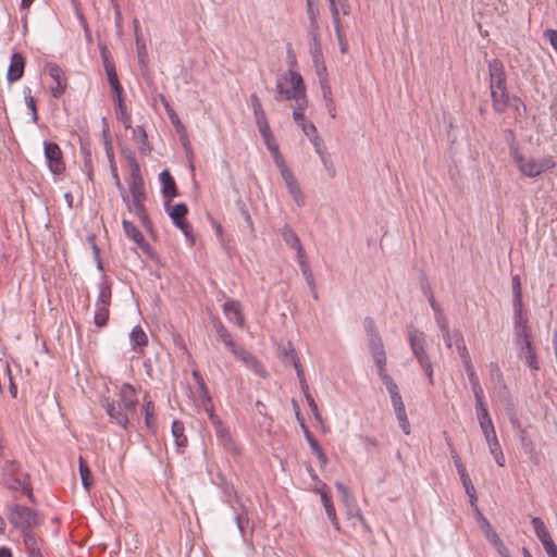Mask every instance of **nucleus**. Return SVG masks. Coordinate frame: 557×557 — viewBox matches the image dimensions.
<instances>
[{"label":"nucleus","instance_id":"f257e3e1","mask_svg":"<svg viewBox=\"0 0 557 557\" xmlns=\"http://www.w3.org/2000/svg\"><path fill=\"white\" fill-rule=\"evenodd\" d=\"M1 474L7 488L12 492H21L30 503H36L30 475L22 469L20 462L7 460L2 467Z\"/></svg>","mask_w":557,"mask_h":557},{"label":"nucleus","instance_id":"f03ea898","mask_svg":"<svg viewBox=\"0 0 557 557\" xmlns=\"http://www.w3.org/2000/svg\"><path fill=\"white\" fill-rule=\"evenodd\" d=\"M331 12V17L339 47L341 53L345 54L348 52V40L344 32L341 15H348L350 13L349 0H327Z\"/></svg>","mask_w":557,"mask_h":557},{"label":"nucleus","instance_id":"7ed1b4c3","mask_svg":"<svg viewBox=\"0 0 557 557\" xmlns=\"http://www.w3.org/2000/svg\"><path fill=\"white\" fill-rule=\"evenodd\" d=\"M7 517L12 527L21 532L33 530L41 523L36 510L20 504L11 505Z\"/></svg>","mask_w":557,"mask_h":557},{"label":"nucleus","instance_id":"20e7f679","mask_svg":"<svg viewBox=\"0 0 557 557\" xmlns=\"http://www.w3.org/2000/svg\"><path fill=\"white\" fill-rule=\"evenodd\" d=\"M126 159L129 165V177L127 180V184L132 199L147 197L144 178L141 176L140 166L136 157L131 152Z\"/></svg>","mask_w":557,"mask_h":557},{"label":"nucleus","instance_id":"39448f33","mask_svg":"<svg viewBox=\"0 0 557 557\" xmlns=\"http://www.w3.org/2000/svg\"><path fill=\"white\" fill-rule=\"evenodd\" d=\"M101 405L103 409L106 410V413L109 417V421L112 424L119 425L123 430H127L129 426V419L135 413L129 410H125L121 408L120 406L115 405L114 398H104L101 401Z\"/></svg>","mask_w":557,"mask_h":557},{"label":"nucleus","instance_id":"423d86ee","mask_svg":"<svg viewBox=\"0 0 557 557\" xmlns=\"http://www.w3.org/2000/svg\"><path fill=\"white\" fill-rule=\"evenodd\" d=\"M44 153L50 172L61 175L65 171V163L59 145L53 141H44Z\"/></svg>","mask_w":557,"mask_h":557},{"label":"nucleus","instance_id":"0eeeda50","mask_svg":"<svg viewBox=\"0 0 557 557\" xmlns=\"http://www.w3.org/2000/svg\"><path fill=\"white\" fill-rule=\"evenodd\" d=\"M408 342L412 355L417 359L419 366L431 362L429 352L426 351L425 334L417 329H412L408 333Z\"/></svg>","mask_w":557,"mask_h":557},{"label":"nucleus","instance_id":"6e6552de","mask_svg":"<svg viewBox=\"0 0 557 557\" xmlns=\"http://www.w3.org/2000/svg\"><path fill=\"white\" fill-rule=\"evenodd\" d=\"M232 354L239 359L245 367L250 369L255 374L262 379H267L269 376L268 371L263 367V364L248 350H246L243 346H238L234 348Z\"/></svg>","mask_w":557,"mask_h":557},{"label":"nucleus","instance_id":"1a4fd4ad","mask_svg":"<svg viewBox=\"0 0 557 557\" xmlns=\"http://www.w3.org/2000/svg\"><path fill=\"white\" fill-rule=\"evenodd\" d=\"M100 55L112 92H124L119 76L116 74L115 64L111 60L110 52L106 46H100Z\"/></svg>","mask_w":557,"mask_h":557},{"label":"nucleus","instance_id":"9d476101","mask_svg":"<svg viewBox=\"0 0 557 557\" xmlns=\"http://www.w3.org/2000/svg\"><path fill=\"white\" fill-rule=\"evenodd\" d=\"M490 90H496L498 87L507 86V76L502 60L494 58L487 62Z\"/></svg>","mask_w":557,"mask_h":557},{"label":"nucleus","instance_id":"9b49d317","mask_svg":"<svg viewBox=\"0 0 557 557\" xmlns=\"http://www.w3.org/2000/svg\"><path fill=\"white\" fill-rule=\"evenodd\" d=\"M286 75L288 78L285 77V81H288L295 89V97L292 99L296 101L297 107L294 110L304 111L308 104L304 79L299 73L293 70H288Z\"/></svg>","mask_w":557,"mask_h":557},{"label":"nucleus","instance_id":"f8f14e48","mask_svg":"<svg viewBox=\"0 0 557 557\" xmlns=\"http://www.w3.org/2000/svg\"><path fill=\"white\" fill-rule=\"evenodd\" d=\"M115 405L125 410L135 412L138 405V398L135 387L129 383H124L116 394Z\"/></svg>","mask_w":557,"mask_h":557},{"label":"nucleus","instance_id":"ddd939ff","mask_svg":"<svg viewBox=\"0 0 557 557\" xmlns=\"http://www.w3.org/2000/svg\"><path fill=\"white\" fill-rule=\"evenodd\" d=\"M187 213H188V207L184 202L176 203L169 211V215H170L173 224L184 233L186 238H191L193 237L191 226L186 221Z\"/></svg>","mask_w":557,"mask_h":557},{"label":"nucleus","instance_id":"4468645a","mask_svg":"<svg viewBox=\"0 0 557 557\" xmlns=\"http://www.w3.org/2000/svg\"><path fill=\"white\" fill-rule=\"evenodd\" d=\"M46 71L49 76L55 82V86L51 88V96L55 99H59L63 96L66 90L67 82L64 76V72L61 66L57 63H47Z\"/></svg>","mask_w":557,"mask_h":557},{"label":"nucleus","instance_id":"2eb2a0df","mask_svg":"<svg viewBox=\"0 0 557 557\" xmlns=\"http://www.w3.org/2000/svg\"><path fill=\"white\" fill-rule=\"evenodd\" d=\"M25 58L20 52H14L11 57L10 65L7 72V79L9 84L20 81L24 75Z\"/></svg>","mask_w":557,"mask_h":557},{"label":"nucleus","instance_id":"dca6fc26","mask_svg":"<svg viewBox=\"0 0 557 557\" xmlns=\"http://www.w3.org/2000/svg\"><path fill=\"white\" fill-rule=\"evenodd\" d=\"M513 160L517 163L520 172L528 177H536L541 175V169H539L535 159H525L517 150L513 152Z\"/></svg>","mask_w":557,"mask_h":557},{"label":"nucleus","instance_id":"f3484780","mask_svg":"<svg viewBox=\"0 0 557 557\" xmlns=\"http://www.w3.org/2000/svg\"><path fill=\"white\" fill-rule=\"evenodd\" d=\"M517 356L519 359L523 360L525 364L532 371L540 370V362L537 359L536 350L532 343H527L524 346L517 348Z\"/></svg>","mask_w":557,"mask_h":557},{"label":"nucleus","instance_id":"a211bd4d","mask_svg":"<svg viewBox=\"0 0 557 557\" xmlns=\"http://www.w3.org/2000/svg\"><path fill=\"white\" fill-rule=\"evenodd\" d=\"M122 226L125 235L136 243L144 251L150 249V245L146 242L143 233L135 226V224L126 219L122 221Z\"/></svg>","mask_w":557,"mask_h":557},{"label":"nucleus","instance_id":"6ab92c4d","mask_svg":"<svg viewBox=\"0 0 557 557\" xmlns=\"http://www.w3.org/2000/svg\"><path fill=\"white\" fill-rule=\"evenodd\" d=\"M223 312L228 319L230 322L235 323L239 327H243L245 324V318L240 310V305L236 300H227L222 306Z\"/></svg>","mask_w":557,"mask_h":557},{"label":"nucleus","instance_id":"aec40b11","mask_svg":"<svg viewBox=\"0 0 557 557\" xmlns=\"http://www.w3.org/2000/svg\"><path fill=\"white\" fill-rule=\"evenodd\" d=\"M161 183V194L163 198L171 199L178 195L176 183L169 170H163L159 174Z\"/></svg>","mask_w":557,"mask_h":557},{"label":"nucleus","instance_id":"412c9836","mask_svg":"<svg viewBox=\"0 0 557 557\" xmlns=\"http://www.w3.org/2000/svg\"><path fill=\"white\" fill-rule=\"evenodd\" d=\"M491 98L493 109L497 113H504L509 106V94L507 86L498 87L496 90H491Z\"/></svg>","mask_w":557,"mask_h":557},{"label":"nucleus","instance_id":"4be33fe9","mask_svg":"<svg viewBox=\"0 0 557 557\" xmlns=\"http://www.w3.org/2000/svg\"><path fill=\"white\" fill-rule=\"evenodd\" d=\"M288 193L293 197L294 201L298 207L305 206V196L297 183V180L295 178L294 174L290 172L284 176H282Z\"/></svg>","mask_w":557,"mask_h":557},{"label":"nucleus","instance_id":"5701e85b","mask_svg":"<svg viewBox=\"0 0 557 557\" xmlns=\"http://www.w3.org/2000/svg\"><path fill=\"white\" fill-rule=\"evenodd\" d=\"M113 100L115 102L116 119L123 123L126 129L131 128L132 117L127 112L123 92L113 94Z\"/></svg>","mask_w":557,"mask_h":557},{"label":"nucleus","instance_id":"b1692460","mask_svg":"<svg viewBox=\"0 0 557 557\" xmlns=\"http://www.w3.org/2000/svg\"><path fill=\"white\" fill-rule=\"evenodd\" d=\"M172 436L178 453H183L187 447L188 438L185 434V425L180 420H174L171 426Z\"/></svg>","mask_w":557,"mask_h":557},{"label":"nucleus","instance_id":"393cba45","mask_svg":"<svg viewBox=\"0 0 557 557\" xmlns=\"http://www.w3.org/2000/svg\"><path fill=\"white\" fill-rule=\"evenodd\" d=\"M132 350L141 352L144 347L148 345V336L140 325H135L129 333Z\"/></svg>","mask_w":557,"mask_h":557},{"label":"nucleus","instance_id":"a878e982","mask_svg":"<svg viewBox=\"0 0 557 557\" xmlns=\"http://www.w3.org/2000/svg\"><path fill=\"white\" fill-rule=\"evenodd\" d=\"M146 198L147 197H139V198H133V199L129 198V202H131V208L134 207L135 214L140 220L143 226L149 231L152 227V222L149 219L147 210L144 205Z\"/></svg>","mask_w":557,"mask_h":557},{"label":"nucleus","instance_id":"bb28decb","mask_svg":"<svg viewBox=\"0 0 557 557\" xmlns=\"http://www.w3.org/2000/svg\"><path fill=\"white\" fill-rule=\"evenodd\" d=\"M98 289L99 293L96 300V305L110 307L112 297L111 282H109L108 277L104 274H102L100 277V282L98 283Z\"/></svg>","mask_w":557,"mask_h":557},{"label":"nucleus","instance_id":"cd10ccee","mask_svg":"<svg viewBox=\"0 0 557 557\" xmlns=\"http://www.w3.org/2000/svg\"><path fill=\"white\" fill-rule=\"evenodd\" d=\"M385 386L389 394L395 414L406 411V407H405L403 397L399 393V388H398V385L396 384V382L394 381L392 383L386 384Z\"/></svg>","mask_w":557,"mask_h":557},{"label":"nucleus","instance_id":"c85d7f7f","mask_svg":"<svg viewBox=\"0 0 557 557\" xmlns=\"http://www.w3.org/2000/svg\"><path fill=\"white\" fill-rule=\"evenodd\" d=\"M373 360L377 368V374L382 380L383 384L386 385L388 383L394 382L393 377L386 371V355L376 354V356H373Z\"/></svg>","mask_w":557,"mask_h":557},{"label":"nucleus","instance_id":"c756f323","mask_svg":"<svg viewBox=\"0 0 557 557\" xmlns=\"http://www.w3.org/2000/svg\"><path fill=\"white\" fill-rule=\"evenodd\" d=\"M322 504L325 509L326 516L336 530H339V522L336 517L335 507L332 502V497L327 492H322Z\"/></svg>","mask_w":557,"mask_h":557},{"label":"nucleus","instance_id":"7c9ffc66","mask_svg":"<svg viewBox=\"0 0 557 557\" xmlns=\"http://www.w3.org/2000/svg\"><path fill=\"white\" fill-rule=\"evenodd\" d=\"M531 523L533 525L535 535L540 540L542 545L544 543H547L553 540L549 534L548 529L546 528L544 521L541 518H539V517L532 518Z\"/></svg>","mask_w":557,"mask_h":557},{"label":"nucleus","instance_id":"2f4dec72","mask_svg":"<svg viewBox=\"0 0 557 557\" xmlns=\"http://www.w3.org/2000/svg\"><path fill=\"white\" fill-rule=\"evenodd\" d=\"M78 470L83 487L89 492L92 486V475L87 461L82 456L78 458Z\"/></svg>","mask_w":557,"mask_h":557},{"label":"nucleus","instance_id":"473e14b6","mask_svg":"<svg viewBox=\"0 0 557 557\" xmlns=\"http://www.w3.org/2000/svg\"><path fill=\"white\" fill-rule=\"evenodd\" d=\"M213 325L219 337L224 343V345L231 350V352L233 351L234 348H237L239 346L233 341L231 333L221 321L214 322Z\"/></svg>","mask_w":557,"mask_h":557},{"label":"nucleus","instance_id":"72a5a7b5","mask_svg":"<svg viewBox=\"0 0 557 557\" xmlns=\"http://www.w3.org/2000/svg\"><path fill=\"white\" fill-rule=\"evenodd\" d=\"M281 235L285 244L295 249L301 245L299 236L296 232L289 226V224H285L281 231Z\"/></svg>","mask_w":557,"mask_h":557},{"label":"nucleus","instance_id":"f704fd0d","mask_svg":"<svg viewBox=\"0 0 557 557\" xmlns=\"http://www.w3.org/2000/svg\"><path fill=\"white\" fill-rule=\"evenodd\" d=\"M143 408H144V413H145V424L150 431L154 432L156 431V419H154L153 401L145 398Z\"/></svg>","mask_w":557,"mask_h":557},{"label":"nucleus","instance_id":"c9c22d12","mask_svg":"<svg viewBox=\"0 0 557 557\" xmlns=\"http://www.w3.org/2000/svg\"><path fill=\"white\" fill-rule=\"evenodd\" d=\"M306 39L308 42L309 48V54L310 57H319L323 54L322 51V41H321V34H309L306 35Z\"/></svg>","mask_w":557,"mask_h":557},{"label":"nucleus","instance_id":"e433bc0d","mask_svg":"<svg viewBox=\"0 0 557 557\" xmlns=\"http://www.w3.org/2000/svg\"><path fill=\"white\" fill-rule=\"evenodd\" d=\"M290 352H293V351L290 350ZM292 362H293V367L296 370L297 377L299 380L300 388H301V391L304 393V396L306 397V395H311L309 393V386H308V383L306 381L302 367H301V364L299 362V359H298L296 354H292Z\"/></svg>","mask_w":557,"mask_h":557},{"label":"nucleus","instance_id":"4c0bfd02","mask_svg":"<svg viewBox=\"0 0 557 557\" xmlns=\"http://www.w3.org/2000/svg\"><path fill=\"white\" fill-rule=\"evenodd\" d=\"M293 97H295V89H294V87L292 86L290 89L284 88L282 78H277L276 79V85H275V96H274V99L277 102H282V101H285V100H292Z\"/></svg>","mask_w":557,"mask_h":557},{"label":"nucleus","instance_id":"58836bf2","mask_svg":"<svg viewBox=\"0 0 557 557\" xmlns=\"http://www.w3.org/2000/svg\"><path fill=\"white\" fill-rule=\"evenodd\" d=\"M475 411H476L478 421H479L482 432L486 431V430L487 431L490 430V432H491L492 429L494 428V424L491 419L487 407L476 408Z\"/></svg>","mask_w":557,"mask_h":557},{"label":"nucleus","instance_id":"ea45409f","mask_svg":"<svg viewBox=\"0 0 557 557\" xmlns=\"http://www.w3.org/2000/svg\"><path fill=\"white\" fill-rule=\"evenodd\" d=\"M527 343L531 342V330L528 323H523L521 329L516 330L515 334V345L516 347L524 346Z\"/></svg>","mask_w":557,"mask_h":557},{"label":"nucleus","instance_id":"a19ab883","mask_svg":"<svg viewBox=\"0 0 557 557\" xmlns=\"http://www.w3.org/2000/svg\"><path fill=\"white\" fill-rule=\"evenodd\" d=\"M110 169L112 172V176L114 178V184L121 194V198H122L123 202L125 203L127 210H131L129 196L126 194L125 188H124L123 184L121 183L115 163L110 164Z\"/></svg>","mask_w":557,"mask_h":557},{"label":"nucleus","instance_id":"79ce46f5","mask_svg":"<svg viewBox=\"0 0 557 557\" xmlns=\"http://www.w3.org/2000/svg\"><path fill=\"white\" fill-rule=\"evenodd\" d=\"M21 533L26 547V553L40 547V540L37 537L33 530H27Z\"/></svg>","mask_w":557,"mask_h":557},{"label":"nucleus","instance_id":"37998d69","mask_svg":"<svg viewBox=\"0 0 557 557\" xmlns=\"http://www.w3.org/2000/svg\"><path fill=\"white\" fill-rule=\"evenodd\" d=\"M368 341L369 349L372 357L376 356V354H385L384 344L380 336V333L368 336Z\"/></svg>","mask_w":557,"mask_h":557},{"label":"nucleus","instance_id":"c03bdc74","mask_svg":"<svg viewBox=\"0 0 557 557\" xmlns=\"http://www.w3.org/2000/svg\"><path fill=\"white\" fill-rule=\"evenodd\" d=\"M109 320V307L96 305L94 322L97 326L103 327L107 325Z\"/></svg>","mask_w":557,"mask_h":557},{"label":"nucleus","instance_id":"a18cd8bd","mask_svg":"<svg viewBox=\"0 0 557 557\" xmlns=\"http://www.w3.org/2000/svg\"><path fill=\"white\" fill-rule=\"evenodd\" d=\"M459 476L465 492L470 498V503L474 504V502H476V493L468 472H463L459 474Z\"/></svg>","mask_w":557,"mask_h":557},{"label":"nucleus","instance_id":"49530a36","mask_svg":"<svg viewBox=\"0 0 557 557\" xmlns=\"http://www.w3.org/2000/svg\"><path fill=\"white\" fill-rule=\"evenodd\" d=\"M300 269H301V273H302V275H304V277H305L309 288L312 292L313 298L318 299V293H317V289H315V281H314L312 271H311L308 262H301Z\"/></svg>","mask_w":557,"mask_h":557},{"label":"nucleus","instance_id":"de8ad7c7","mask_svg":"<svg viewBox=\"0 0 557 557\" xmlns=\"http://www.w3.org/2000/svg\"><path fill=\"white\" fill-rule=\"evenodd\" d=\"M310 141L314 148V151L320 156L322 163L326 165L327 157L325 154L326 148L323 139L319 135H315L310 139Z\"/></svg>","mask_w":557,"mask_h":557},{"label":"nucleus","instance_id":"09e8293b","mask_svg":"<svg viewBox=\"0 0 557 557\" xmlns=\"http://www.w3.org/2000/svg\"><path fill=\"white\" fill-rule=\"evenodd\" d=\"M311 59H312V63H313L315 73H317L318 77L320 78V83L326 82L327 74H326V65L324 62L323 54L319 55V57H312Z\"/></svg>","mask_w":557,"mask_h":557},{"label":"nucleus","instance_id":"8fccbe9b","mask_svg":"<svg viewBox=\"0 0 557 557\" xmlns=\"http://www.w3.org/2000/svg\"><path fill=\"white\" fill-rule=\"evenodd\" d=\"M253 116H255V120H256V124H257L258 131H259L261 136L272 132L271 128H270L269 122L267 120L264 111L256 113V114H253Z\"/></svg>","mask_w":557,"mask_h":557},{"label":"nucleus","instance_id":"3c124183","mask_svg":"<svg viewBox=\"0 0 557 557\" xmlns=\"http://www.w3.org/2000/svg\"><path fill=\"white\" fill-rule=\"evenodd\" d=\"M490 375H491L492 381H494L495 383H497V384L502 385L504 388H506L504 374H503L499 366L496 362H492L490 364Z\"/></svg>","mask_w":557,"mask_h":557},{"label":"nucleus","instance_id":"603ef678","mask_svg":"<svg viewBox=\"0 0 557 557\" xmlns=\"http://www.w3.org/2000/svg\"><path fill=\"white\" fill-rule=\"evenodd\" d=\"M23 92H24L26 106L33 112V121L36 122L38 120L37 108H36V100L32 96V94H30L32 90H30L29 87L25 86L24 89H23Z\"/></svg>","mask_w":557,"mask_h":557},{"label":"nucleus","instance_id":"864d4df0","mask_svg":"<svg viewBox=\"0 0 557 557\" xmlns=\"http://www.w3.org/2000/svg\"><path fill=\"white\" fill-rule=\"evenodd\" d=\"M512 285V296H513V304L519 305L522 302V292H521V281L520 276L518 274L512 276L511 280Z\"/></svg>","mask_w":557,"mask_h":557},{"label":"nucleus","instance_id":"5fc2aeb1","mask_svg":"<svg viewBox=\"0 0 557 557\" xmlns=\"http://www.w3.org/2000/svg\"><path fill=\"white\" fill-rule=\"evenodd\" d=\"M335 487H336L338 494L341 495L343 502L347 506H349L350 503H355V498L350 494L349 488L344 483H342L339 481H336L335 482Z\"/></svg>","mask_w":557,"mask_h":557},{"label":"nucleus","instance_id":"6e6d98bb","mask_svg":"<svg viewBox=\"0 0 557 557\" xmlns=\"http://www.w3.org/2000/svg\"><path fill=\"white\" fill-rule=\"evenodd\" d=\"M134 135H138L139 137V143H140V151L146 153L150 150L149 146H148V136H147V133L145 131V128L140 125H137L136 128L134 129Z\"/></svg>","mask_w":557,"mask_h":557},{"label":"nucleus","instance_id":"4d7b16f0","mask_svg":"<svg viewBox=\"0 0 557 557\" xmlns=\"http://www.w3.org/2000/svg\"><path fill=\"white\" fill-rule=\"evenodd\" d=\"M471 389L475 398V409L487 407L486 404L484 403V391L481 386V383L471 385Z\"/></svg>","mask_w":557,"mask_h":557},{"label":"nucleus","instance_id":"13d9d810","mask_svg":"<svg viewBox=\"0 0 557 557\" xmlns=\"http://www.w3.org/2000/svg\"><path fill=\"white\" fill-rule=\"evenodd\" d=\"M306 12L309 21L319 20L320 9L313 0H306Z\"/></svg>","mask_w":557,"mask_h":557},{"label":"nucleus","instance_id":"bf43d9fd","mask_svg":"<svg viewBox=\"0 0 557 557\" xmlns=\"http://www.w3.org/2000/svg\"><path fill=\"white\" fill-rule=\"evenodd\" d=\"M300 428L304 432V435H305L311 450L319 448L320 444H319L318 440L312 435V433L310 432V430L307 426V424L305 423V421H300Z\"/></svg>","mask_w":557,"mask_h":557},{"label":"nucleus","instance_id":"052dcab7","mask_svg":"<svg viewBox=\"0 0 557 557\" xmlns=\"http://www.w3.org/2000/svg\"><path fill=\"white\" fill-rule=\"evenodd\" d=\"M491 542L497 548L502 557H509L508 548L504 545L503 541L499 539L495 531H492Z\"/></svg>","mask_w":557,"mask_h":557},{"label":"nucleus","instance_id":"680f3d73","mask_svg":"<svg viewBox=\"0 0 557 557\" xmlns=\"http://www.w3.org/2000/svg\"><path fill=\"white\" fill-rule=\"evenodd\" d=\"M262 138L264 140V144L268 148V150L270 151V153L273 156V154H276L277 152H280V149H278V145L275 140V137L273 135L272 132L265 134V135H262Z\"/></svg>","mask_w":557,"mask_h":557},{"label":"nucleus","instance_id":"e2e57ef3","mask_svg":"<svg viewBox=\"0 0 557 557\" xmlns=\"http://www.w3.org/2000/svg\"><path fill=\"white\" fill-rule=\"evenodd\" d=\"M211 423L214 426L218 436L225 437L228 435L227 429L224 426L222 420L216 414H211Z\"/></svg>","mask_w":557,"mask_h":557},{"label":"nucleus","instance_id":"0e129e2a","mask_svg":"<svg viewBox=\"0 0 557 557\" xmlns=\"http://www.w3.org/2000/svg\"><path fill=\"white\" fill-rule=\"evenodd\" d=\"M191 376L195 381V383L197 384L198 388H199V392H200V395L201 397H207V394L210 393L201 374L199 373L198 370H193L191 372Z\"/></svg>","mask_w":557,"mask_h":557},{"label":"nucleus","instance_id":"69168bd1","mask_svg":"<svg viewBox=\"0 0 557 557\" xmlns=\"http://www.w3.org/2000/svg\"><path fill=\"white\" fill-rule=\"evenodd\" d=\"M272 158H273V161H274L275 165L280 170L281 176H284V175H286V174L292 172L288 169V166H287V164L285 162V159H284V157L282 156L281 152H277L276 154H273Z\"/></svg>","mask_w":557,"mask_h":557},{"label":"nucleus","instance_id":"338daca9","mask_svg":"<svg viewBox=\"0 0 557 557\" xmlns=\"http://www.w3.org/2000/svg\"><path fill=\"white\" fill-rule=\"evenodd\" d=\"M490 453L492 454V456L495 459V462L499 467H504L505 466V456L503 454V450H502V447H500L499 443L496 444L495 446H490Z\"/></svg>","mask_w":557,"mask_h":557},{"label":"nucleus","instance_id":"774afa93","mask_svg":"<svg viewBox=\"0 0 557 557\" xmlns=\"http://www.w3.org/2000/svg\"><path fill=\"white\" fill-rule=\"evenodd\" d=\"M536 162H537L539 169H541V173H545V172L552 170L553 168H555V165H556L555 160L550 156L543 157L542 159L536 160Z\"/></svg>","mask_w":557,"mask_h":557}]
</instances>
